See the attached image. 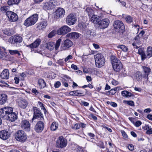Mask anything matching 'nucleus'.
I'll use <instances>...</instances> for the list:
<instances>
[{
    "label": "nucleus",
    "mask_w": 152,
    "mask_h": 152,
    "mask_svg": "<svg viewBox=\"0 0 152 152\" xmlns=\"http://www.w3.org/2000/svg\"><path fill=\"white\" fill-rule=\"evenodd\" d=\"M128 148L130 151H133L134 150V147L133 145L130 144L128 146Z\"/></svg>",
    "instance_id": "nucleus-53"
},
{
    "label": "nucleus",
    "mask_w": 152,
    "mask_h": 152,
    "mask_svg": "<svg viewBox=\"0 0 152 152\" xmlns=\"http://www.w3.org/2000/svg\"><path fill=\"white\" fill-rule=\"evenodd\" d=\"M96 65L98 67L103 66L104 64L105 61L103 55L101 53H98L94 56Z\"/></svg>",
    "instance_id": "nucleus-3"
},
{
    "label": "nucleus",
    "mask_w": 152,
    "mask_h": 152,
    "mask_svg": "<svg viewBox=\"0 0 152 152\" xmlns=\"http://www.w3.org/2000/svg\"><path fill=\"white\" fill-rule=\"evenodd\" d=\"M66 21L67 24L69 25H72L76 23L77 18L74 14H70L67 16Z\"/></svg>",
    "instance_id": "nucleus-10"
},
{
    "label": "nucleus",
    "mask_w": 152,
    "mask_h": 152,
    "mask_svg": "<svg viewBox=\"0 0 152 152\" xmlns=\"http://www.w3.org/2000/svg\"><path fill=\"white\" fill-rule=\"evenodd\" d=\"M71 67L72 69L75 70H77V66L74 64H72L71 65Z\"/></svg>",
    "instance_id": "nucleus-59"
},
{
    "label": "nucleus",
    "mask_w": 152,
    "mask_h": 152,
    "mask_svg": "<svg viewBox=\"0 0 152 152\" xmlns=\"http://www.w3.org/2000/svg\"><path fill=\"white\" fill-rule=\"evenodd\" d=\"M6 14L10 21L11 22L15 21L18 19V16L17 14L12 11H7Z\"/></svg>",
    "instance_id": "nucleus-11"
},
{
    "label": "nucleus",
    "mask_w": 152,
    "mask_h": 152,
    "mask_svg": "<svg viewBox=\"0 0 152 152\" xmlns=\"http://www.w3.org/2000/svg\"><path fill=\"white\" fill-rule=\"evenodd\" d=\"M28 104V102L26 100H23L20 101L19 103V105L20 107L23 109H25L27 106Z\"/></svg>",
    "instance_id": "nucleus-29"
},
{
    "label": "nucleus",
    "mask_w": 152,
    "mask_h": 152,
    "mask_svg": "<svg viewBox=\"0 0 152 152\" xmlns=\"http://www.w3.org/2000/svg\"><path fill=\"white\" fill-rule=\"evenodd\" d=\"M99 17L97 15H93L91 18L90 20L91 22L94 24H99V22L100 21L99 19Z\"/></svg>",
    "instance_id": "nucleus-27"
},
{
    "label": "nucleus",
    "mask_w": 152,
    "mask_h": 152,
    "mask_svg": "<svg viewBox=\"0 0 152 152\" xmlns=\"http://www.w3.org/2000/svg\"><path fill=\"white\" fill-rule=\"evenodd\" d=\"M113 26L114 28L118 31H123L125 28V26L123 23L118 20L114 21Z\"/></svg>",
    "instance_id": "nucleus-9"
},
{
    "label": "nucleus",
    "mask_w": 152,
    "mask_h": 152,
    "mask_svg": "<svg viewBox=\"0 0 152 152\" xmlns=\"http://www.w3.org/2000/svg\"><path fill=\"white\" fill-rule=\"evenodd\" d=\"M61 85V83L59 81H57L54 84V87L55 88H58Z\"/></svg>",
    "instance_id": "nucleus-54"
},
{
    "label": "nucleus",
    "mask_w": 152,
    "mask_h": 152,
    "mask_svg": "<svg viewBox=\"0 0 152 152\" xmlns=\"http://www.w3.org/2000/svg\"><path fill=\"white\" fill-rule=\"evenodd\" d=\"M138 53L142 55V57L144 58L145 54L142 48H140L138 50Z\"/></svg>",
    "instance_id": "nucleus-51"
},
{
    "label": "nucleus",
    "mask_w": 152,
    "mask_h": 152,
    "mask_svg": "<svg viewBox=\"0 0 152 152\" xmlns=\"http://www.w3.org/2000/svg\"><path fill=\"white\" fill-rule=\"evenodd\" d=\"M81 104L85 106H88L89 104L88 103L84 102V101H81Z\"/></svg>",
    "instance_id": "nucleus-57"
},
{
    "label": "nucleus",
    "mask_w": 152,
    "mask_h": 152,
    "mask_svg": "<svg viewBox=\"0 0 152 152\" xmlns=\"http://www.w3.org/2000/svg\"><path fill=\"white\" fill-rule=\"evenodd\" d=\"M56 33V31L53 30L48 34V37L49 38H51L55 35Z\"/></svg>",
    "instance_id": "nucleus-46"
},
{
    "label": "nucleus",
    "mask_w": 152,
    "mask_h": 152,
    "mask_svg": "<svg viewBox=\"0 0 152 152\" xmlns=\"http://www.w3.org/2000/svg\"><path fill=\"white\" fill-rule=\"evenodd\" d=\"M140 38L139 36H137L135 38V41L132 45L134 48H138L140 47L141 44Z\"/></svg>",
    "instance_id": "nucleus-22"
},
{
    "label": "nucleus",
    "mask_w": 152,
    "mask_h": 152,
    "mask_svg": "<svg viewBox=\"0 0 152 152\" xmlns=\"http://www.w3.org/2000/svg\"><path fill=\"white\" fill-rule=\"evenodd\" d=\"M73 45V42L69 39H67L65 40L63 43V45H61L60 49L61 51L67 50L69 48Z\"/></svg>",
    "instance_id": "nucleus-14"
},
{
    "label": "nucleus",
    "mask_w": 152,
    "mask_h": 152,
    "mask_svg": "<svg viewBox=\"0 0 152 152\" xmlns=\"http://www.w3.org/2000/svg\"><path fill=\"white\" fill-rule=\"evenodd\" d=\"M44 128V124L41 121H39L35 126L34 129L37 132L39 133L42 132Z\"/></svg>",
    "instance_id": "nucleus-16"
},
{
    "label": "nucleus",
    "mask_w": 152,
    "mask_h": 152,
    "mask_svg": "<svg viewBox=\"0 0 152 152\" xmlns=\"http://www.w3.org/2000/svg\"><path fill=\"white\" fill-rule=\"evenodd\" d=\"M124 19L126 22L129 23H131L133 21V18L129 15H126L124 17Z\"/></svg>",
    "instance_id": "nucleus-38"
},
{
    "label": "nucleus",
    "mask_w": 152,
    "mask_h": 152,
    "mask_svg": "<svg viewBox=\"0 0 152 152\" xmlns=\"http://www.w3.org/2000/svg\"><path fill=\"white\" fill-rule=\"evenodd\" d=\"M110 23V20L107 18H105L99 22V27L102 29L107 28Z\"/></svg>",
    "instance_id": "nucleus-17"
},
{
    "label": "nucleus",
    "mask_w": 152,
    "mask_h": 152,
    "mask_svg": "<svg viewBox=\"0 0 152 152\" xmlns=\"http://www.w3.org/2000/svg\"><path fill=\"white\" fill-rule=\"evenodd\" d=\"M90 137L93 138L95 137V135L91 133H88L87 134Z\"/></svg>",
    "instance_id": "nucleus-63"
},
{
    "label": "nucleus",
    "mask_w": 152,
    "mask_h": 152,
    "mask_svg": "<svg viewBox=\"0 0 152 152\" xmlns=\"http://www.w3.org/2000/svg\"><path fill=\"white\" fill-rule=\"evenodd\" d=\"M7 101V96L5 94H2L0 95V104H4Z\"/></svg>",
    "instance_id": "nucleus-30"
},
{
    "label": "nucleus",
    "mask_w": 152,
    "mask_h": 152,
    "mask_svg": "<svg viewBox=\"0 0 152 152\" xmlns=\"http://www.w3.org/2000/svg\"><path fill=\"white\" fill-rule=\"evenodd\" d=\"M31 92L36 95H37L39 93V92L35 88H33L31 90Z\"/></svg>",
    "instance_id": "nucleus-56"
},
{
    "label": "nucleus",
    "mask_w": 152,
    "mask_h": 152,
    "mask_svg": "<svg viewBox=\"0 0 152 152\" xmlns=\"http://www.w3.org/2000/svg\"><path fill=\"white\" fill-rule=\"evenodd\" d=\"M15 137L17 140L22 142H24L27 139L25 132L22 130H18L16 132Z\"/></svg>",
    "instance_id": "nucleus-7"
},
{
    "label": "nucleus",
    "mask_w": 152,
    "mask_h": 152,
    "mask_svg": "<svg viewBox=\"0 0 152 152\" xmlns=\"http://www.w3.org/2000/svg\"><path fill=\"white\" fill-rule=\"evenodd\" d=\"M21 127L26 131L28 132L30 130V124L27 120H23L21 123Z\"/></svg>",
    "instance_id": "nucleus-18"
},
{
    "label": "nucleus",
    "mask_w": 152,
    "mask_h": 152,
    "mask_svg": "<svg viewBox=\"0 0 152 152\" xmlns=\"http://www.w3.org/2000/svg\"><path fill=\"white\" fill-rule=\"evenodd\" d=\"M8 51L10 54L12 55L18 54V56H20V55L19 51L17 50H9Z\"/></svg>",
    "instance_id": "nucleus-40"
},
{
    "label": "nucleus",
    "mask_w": 152,
    "mask_h": 152,
    "mask_svg": "<svg viewBox=\"0 0 152 152\" xmlns=\"http://www.w3.org/2000/svg\"><path fill=\"white\" fill-rule=\"evenodd\" d=\"M10 135V132L6 130H3L0 131V138L4 140L8 139Z\"/></svg>",
    "instance_id": "nucleus-19"
},
{
    "label": "nucleus",
    "mask_w": 152,
    "mask_h": 152,
    "mask_svg": "<svg viewBox=\"0 0 152 152\" xmlns=\"http://www.w3.org/2000/svg\"><path fill=\"white\" fill-rule=\"evenodd\" d=\"M152 56V47H148L147 50V55L145 54L144 58H149Z\"/></svg>",
    "instance_id": "nucleus-28"
},
{
    "label": "nucleus",
    "mask_w": 152,
    "mask_h": 152,
    "mask_svg": "<svg viewBox=\"0 0 152 152\" xmlns=\"http://www.w3.org/2000/svg\"><path fill=\"white\" fill-rule=\"evenodd\" d=\"M40 39H37L33 43L28 45L27 47H29L32 50V49L37 48L40 45Z\"/></svg>",
    "instance_id": "nucleus-21"
},
{
    "label": "nucleus",
    "mask_w": 152,
    "mask_h": 152,
    "mask_svg": "<svg viewBox=\"0 0 152 152\" xmlns=\"http://www.w3.org/2000/svg\"><path fill=\"white\" fill-rule=\"evenodd\" d=\"M20 0H9L8 4L10 6H11L14 4H18L20 1Z\"/></svg>",
    "instance_id": "nucleus-36"
},
{
    "label": "nucleus",
    "mask_w": 152,
    "mask_h": 152,
    "mask_svg": "<svg viewBox=\"0 0 152 152\" xmlns=\"http://www.w3.org/2000/svg\"><path fill=\"white\" fill-rule=\"evenodd\" d=\"M61 41V39H58L56 41L55 45L53 42H49L47 44V48L50 50H53L55 48V50H57L60 45Z\"/></svg>",
    "instance_id": "nucleus-8"
},
{
    "label": "nucleus",
    "mask_w": 152,
    "mask_h": 152,
    "mask_svg": "<svg viewBox=\"0 0 152 152\" xmlns=\"http://www.w3.org/2000/svg\"><path fill=\"white\" fill-rule=\"evenodd\" d=\"M9 72L7 69H4L2 72L1 74V77L3 79H7L9 78Z\"/></svg>",
    "instance_id": "nucleus-24"
},
{
    "label": "nucleus",
    "mask_w": 152,
    "mask_h": 152,
    "mask_svg": "<svg viewBox=\"0 0 152 152\" xmlns=\"http://www.w3.org/2000/svg\"><path fill=\"white\" fill-rule=\"evenodd\" d=\"M22 41V38L19 36L15 35L10 37L9 39V42L12 44L20 43Z\"/></svg>",
    "instance_id": "nucleus-15"
},
{
    "label": "nucleus",
    "mask_w": 152,
    "mask_h": 152,
    "mask_svg": "<svg viewBox=\"0 0 152 152\" xmlns=\"http://www.w3.org/2000/svg\"><path fill=\"white\" fill-rule=\"evenodd\" d=\"M131 134L132 136L134 137H137V134L134 132H131Z\"/></svg>",
    "instance_id": "nucleus-61"
},
{
    "label": "nucleus",
    "mask_w": 152,
    "mask_h": 152,
    "mask_svg": "<svg viewBox=\"0 0 152 152\" xmlns=\"http://www.w3.org/2000/svg\"><path fill=\"white\" fill-rule=\"evenodd\" d=\"M14 80L15 81V83L16 84H18L19 82V79L17 77H15L14 78Z\"/></svg>",
    "instance_id": "nucleus-60"
},
{
    "label": "nucleus",
    "mask_w": 152,
    "mask_h": 152,
    "mask_svg": "<svg viewBox=\"0 0 152 152\" xmlns=\"http://www.w3.org/2000/svg\"><path fill=\"white\" fill-rule=\"evenodd\" d=\"M6 49L3 47H0V58H2L6 56Z\"/></svg>",
    "instance_id": "nucleus-31"
},
{
    "label": "nucleus",
    "mask_w": 152,
    "mask_h": 152,
    "mask_svg": "<svg viewBox=\"0 0 152 152\" xmlns=\"http://www.w3.org/2000/svg\"><path fill=\"white\" fill-rule=\"evenodd\" d=\"M86 11L88 13V16H90L94 14L93 10L91 8L88 7L86 8Z\"/></svg>",
    "instance_id": "nucleus-43"
},
{
    "label": "nucleus",
    "mask_w": 152,
    "mask_h": 152,
    "mask_svg": "<svg viewBox=\"0 0 152 152\" xmlns=\"http://www.w3.org/2000/svg\"><path fill=\"white\" fill-rule=\"evenodd\" d=\"M9 7L7 6H3L1 8V11L3 12H5L8 10Z\"/></svg>",
    "instance_id": "nucleus-50"
},
{
    "label": "nucleus",
    "mask_w": 152,
    "mask_h": 152,
    "mask_svg": "<svg viewBox=\"0 0 152 152\" xmlns=\"http://www.w3.org/2000/svg\"><path fill=\"white\" fill-rule=\"evenodd\" d=\"M111 59L114 70L117 72L120 71L123 67L121 61L114 56H111Z\"/></svg>",
    "instance_id": "nucleus-2"
},
{
    "label": "nucleus",
    "mask_w": 152,
    "mask_h": 152,
    "mask_svg": "<svg viewBox=\"0 0 152 152\" xmlns=\"http://www.w3.org/2000/svg\"><path fill=\"white\" fill-rule=\"evenodd\" d=\"M98 146H99L100 148H105L104 142L102 141H100L98 144Z\"/></svg>",
    "instance_id": "nucleus-49"
},
{
    "label": "nucleus",
    "mask_w": 152,
    "mask_h": 152,
    "mask_svg": "<svg viewBox=\"0 0 152 152\" xmlns=\"http://www.w3.org/2000/svg\"><path fill=\"white\" fill-rule=\"evenodd\" d=\"M117 48H120L124 52H126L128 50V48L125 45H118L117 46Z\"/></svg>",
    "instance_id": "nucleus-41"
},
{
    "label": "nucleus",
    "mask_w": 152,
    "mask_h": 152,
    "mask_svg": "<svg viewBox=\"0 0 152 152\" xmlns=\"http://www.w3.org/2000/svg\"><path fill=\"white\" fill-rule=\"evenodd\" d=\"M38 19V16L35 14L26 19L25 21L24 24L26 26H29L34 24Z\"/></svg>",
    "instance_id": "nucleus-4"
},
{
    "label": "nucleus",
    "mask_w": 152,
    "mask_h": 152,
    "mask_svg": "<svg viewBox=\"0 0 152 152\" xmlns=\"http://www.w3.org/2000/svg\"><path fill=\"white\" fill-rule=\"evenodd\" d=\"M135 78L137 80H141L142 79V76L141 72H137L135 74Z\"/></svg>",
    "instance_id": "nucleus-39"
},
{
    "label": "nucleus",
    "mask_w": 152,
    "mask_h": 152,
    "mask_svg": "<svg viewBox=\"0 0 152 152\" xmlns=\"http://www.w3.org/2000/svg\"><path fill=\"white\" fill-rule=\"evenodd\" d=\"M72 129H78L80 128V124L77 123L74 126L72 127Z\"/></svg>",
    "instance_id": "nucleus-48"
},
{
    "label": "nucleus",
    "mask_w": 152,
    "mask_h": 152,
    "mask_svg": "<svg viewBox=\"0 0 152 152\" xmlns=\"http://www.w3.org/2000/svg\"><path fill=\"white\" fill-rule=\"evenodd\" d=\"M142 122L140 121H137L135 124V126L137 127H138L141 125Z\"/></svg>",
    "instance_id": "nucleus-52"
},
{
    "label": "nucleus",
    "mask_w": 152,
    "mask_h": 152,
    "mask_svg": "<svg viewBox=\"0 0 152 152\" xmlns=\"http://www.w3.org/2000/svg\"><path fill=\"white\" fill-rule=\"evenodd\" d=\"M66 37L70 38L77 39L79 37V34L76 32L69 33L66 35Z\"/></svg>",
    "instance_id": "nucleus-26"
},
{
    "label": "nucleus",
    "mask_w": 152,
    "mask_h": 152,
    "mask_svg": "<svg viewBox=\"0 0 152 152\" xmlns=\"http://www.w3.org/2000/svg\"><path fill=\"white\" fill-rule=\"evenodd\" d=\"M110 105L113 107H116L117 106V104L116 103L113 102H110Z\"/></svg>",
    "instance_id": "nucleus-58"
},
{
    "label": "nucleus",
    "mask_w": 152,
    "mask_h": 152,
    "mask_svg": "<svg viewBox=\"0 0 152 152\" xmlns=\"http://www.w3.org/2000/svg\"><path fill=\"white\" fill-rule=\"evenodd\" d=\"M56 17V18L63 17L65 13V10L61 8H58L55 12Z\"/></svg>",
    "instance_id": "nucleus-20"
},
{
    "label": "nucleus",
    "mask_w": 152,
    "mask_h": 152,
    "mask_svg": "<svg viewBox=\"0 0 152 152\" xmlns=\"http://www.w3.org/2000/svg\"><path fill=\"white\" fill-rule=\"evenodd\" d=\"M38 84L41 88H44L46 86V83L42 79H40L38 80Z\"/></svg>",
    "instance_id": "nucleus-35"
},
{
    "label": "nucleus",
    "mask_w": 152,
    "mask_h": 152,
    "mask_svg": "<svg viewBox=\"0 0 152 152\" xmlns=\"http://www.w3.org/2000/svg\"><path fill=\"white\" fill-rule=\"evenodd\" d=\"M13 108L10 107H6L0 109V116L4 119L9 120L13 122L17 119V116L13 113Z\"/></svg>",
    "instance_id": "nucleus-1"
},
{
    "label": "nucleus",
    "mask_w": 152,
    "mask_h": 152,
    "mask_svg": "<svg viewBox=\"0 0 152 152\" xmlns=\"http://www.w3.org/2000/svg\"><path fill=\"white\" fill-rule=\"evenodd\" d=\"M34 115L32 119V123H33L34 121H36V120L40 118L41 120H44L43 115L41 111L37 107H34Z\"/></svg>",
    "instance_id": "nucleus-6"
},
{
    "label": "nucleus",
    "mask_w": 152,
    "mask_h": 152,
    "mask_svg": "<svg viewBox=\"0 0 152 152\" xmlns=\"http://www.w3.org/2000/svg\"><path fill=\"white\" fill-rule=\"evenodd\" d=\"M121 133L124 138L125 140H127L128 138V136L125 132L123 130H121Z\"/></svg>",
    "instance_id": "nucleus-45"
},
{
    "label": "nucleus",
    "mask_w": 152,
    "mask_h": 152,
    "mask_svg": "<svg viewBox=\"0 0 152 152\" xmlns=\"http://www.w3.org/2000/svg\"><path fill=\"white\" fill-rule=\"evenodd\" d=\"M144 31L142 30L140 32L139 35L138 36H139L140 37H142L143 36V35L144 34Z\"/></svg>",
    "instance_id": "nucleus-62"
},
{
    "label": "nucleus",
    "mask_w": 152,
    "mask_h": 152,
    "mask_svg": "<svg viewBox=\"0 0 152 152\" xmlns=\"http://www.w3.org/2000/svg\"><path fill=\"white\" fill-rule=\"evenodd\" d=\"M71 31V29L67 26H64L58 29L57 33L58 35L65 34Z\"/></svg>",
    "instance_id": "nucleus-13"
},
{
    "label": "nucleus",
    "mask_w": 152,
    "mask_h": 152,
    "mask_svg": "<svg viewBox=\"0 0 152 152\" xmlns=\"http://www.w3.org/2000/svg\"><path fill=\"white\" fill-rule=\"evenodd\" d=\"M67 144V140L62 137H59L56 142L57 146L59 148H62L65 147Z\"/></svg>",
    "instance_id": "nucleus-12"
},
{
    "label": "nucleus",
    "mask_w": 152,
    "mask_h": 152,
    "mask_svg": "<svg viewBox=\"0 0 152 152\" xmlns=\"http://www.w3.org/2000/svg\"><path fill=\"white\" fill-rule=\"evenodd\" d=\"M57 2L55 0H50L43 3V8L45 10H50L54 8L57 5Z\"/></svg>",
    "instance_id": "nucleus-5"
},
{
    "label": "nucleus",
    "mask_w": 152,
    "mask_h": 152,
    "mask_svg": "<svg viewBox=\"0 0 152 152\" xmlns=\"http://www.w3.org/2000/svg\"><path fill=\"white\" fill-rule=\"evenodd\" d=\"M147 118L151 120H152V115L151 114H148L147 115Z\"/></svg>",
    "instance_id": "nucleus-64"
},
{
    "label": "nucleus",
    "mask_w": 152,
    "mask_h": 152,
    "mask_svg": "<svg viewBox=\"0 0 152 152\" xmlns=\"http://www.w3.org/2000/svg\"><path fill=\"white\" fill-rule=\"evenodd\" d=\"M80 91L77 90L76 91H72L69 92V94L71 96H77L79 94H83L82 93L79 92Z\"/></svg>",
    "instance_id": "nucleus-37"
},
{
    "label": "nucleus",
    "mask_w": 152,
    "mask_h": 152,
    "mask_svg": "<svg viewBox=\"0 0 152 152\" xmlns=\"http://www.w3.org/2000/svg\"><path fill=\"white\" fill-rule=\"evenodd\" d=\"M124 102L125 103L131 106H134V103L132 101H124Z\"/></svg>",
    "instance_id": "nucleus-44"
},
{
    "label": "nucleus",
    "mask_w": 152,
    "mask_h": 152,
    "mask_svg": "<svg viewBox=\"0 0 152 152\" xmlns=\"http://www.w3.org/2000/svg\"><path fill=\"white\" fill-rule=\"evenodd\" d=\"M72 56L69 55L67 57H66L64 59L65 61H67L68 60L72 59Z\"/></svg>",
    "instance_id": "nucleus-55"
},
{
    "label": "nucleus",
    "mask_w": 152,
    "mask_h": 152,
    "mask_svg": "<svg viewBox=\"0 0 152 152\" xmlns=\"http://www.w3.org/2000/svg\"><path fill=\"white\" fill-rule=\"evenodd\" d=\"M122 95L125 97H130L132 96V94L127 91H124L121 92Z\"/></svg>",
    "instance_id": "nucleus-34"
},
{
    "label": "nucleus",
    "mask_w": 152,
    "mask_h": 152,
    "mask_svg": "<svg viewBox=\"0 0 152 152\" xmlns=\"http://www.w3.org/2000/svg\"><path fill=\"white\" fill-rule=\"evenodd\" d=\"M3 33L6 35L10 36L11 35L12 33L10 29H6L3 30Z\"/></svg>",
    "instance_id": "nucleus-42"
},
{
    "label": "nucleus",
    "mask_w": 152,
    "mask_h": 152,
    "mask_svg": "<svg viewBox=\"0 0 152 152\" xmlns=\"http://www.w3.org/2000/svg\"><path fill=\"white\" fill-rule=\"evenodd\" d=\"M38 106L40 107L42 109L44 110V111L45 110L46 111L45 109L44 106V104L43 103L40 102H38Z\"/></svg>",
    "instance_id": "nucleus-47"
},
{
    "label": "nucleus",
    "mask_w": 152,
    "mask_h": 152,
    "mask_svg": "<svg viewBox=\"0 0 152 152\" xmlns=\"http://www.w3.org/2000/svg\"><path fill=\"white\" fill-rule=\"evenodd\" d=\"M142 68L144 73V75L143 76V77L148 79V76L150 74L151 72V69L149 67L145 66H142Z\"/></svg>",
    "instance_id": "nucleus-23"
},
{
    "label": "nucleus",
    "mask_w": 152,
    "mask_h": 152,
    "mask_svg": "<svg viewBox=\"0 0 152 152\" xmlns=\"http://www.w3.org/2000/svg\"><path fill=\"white\" fill-rule=\"evenodd\" d=\"M147 130L146 133L147 134H152V129L151 126L148 125H146L143 128Z\"/></svg>",
    "instance_id": "nucleus-33"
},
{
    "label": "nucleus",
    "mask_w": 152,
    "mask_h": 152,
    "mask_svg": "<svg viewBox=\"0 0 152 152\" xmlns=\"http://www.w3.org/2000/svg\"><path fill=\"white\" fill-rule=\"evenodd\" d=\"M47 25V21H43L37 24V28L39 30H42L45 28Z\"/></svg>",
    "instance_id": "nucleus-25"
},
{
    "label": "nucleus",
    "mask_w": 152,
    "mask_h": 152,
    "mask_svg": "<svg viewBox=\"0 0 152 152\" xmlns=\"http://www.w3.org/2000/svg\"><path fill=\"white\" fill-rule=\"evenodd\" d=\"M58 126V124L57 123L53 122L51 124L50 129L51 131H54L57 129Z\"/></svg>",
    "instance_id": "nucleus-32"
}]
</instances>
